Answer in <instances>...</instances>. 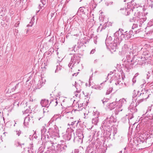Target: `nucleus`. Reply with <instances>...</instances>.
I'll use <instances>...</instances> for the list:
<instances>
[{
  "instance_id": "obj_1",
  "label": "nucleus",
  "mask_w": 153,
  "mask_h": 153,
  "mask_svg": "<svg viewBox=\"0 0 153 153\" xmlns=\"http://www.w3.org/2000/svg\"><path fill=\"white\" fill-rule=\"evenodd\" d=\"M116 105V102H113L111 103H110L109 105L108 106L110 108H111V109H113L114 108V107Z\"/></svg>"
},
{
  "instance_id": "obj_2",
  "label": "nucleus",
  "mask_w": 153,
  "mask_h": 153,
  "mask_svg": "<svg viewBox=\"0 0 153 153\" xmlns=\"http://www.w3.org/2000/svg\"><path fill=\"white\" fill-rule=\"evenodd\" d=\"M149 54V51L146 50H145L143 53V54L144 56H146V55Z\"/></svg>"
},
{
  "instance_id": "obj_3",
  "label": "nucleus",
  "mask_w": 153,
  "mask_h": 153,
  "mask_svg": "<svg viewBox=\"0 0 153 153\" xmlns=\"http://www.w3.org/2000/svg\"><path fill=\"white\" fill-rule=\"evenodd\" d=\"M144 58L146 59H148L151 58V55L150 54H148L146 56H144Z\"/></svg>"
},
{
  "instance_id": "obj_4",
  "label": "nucleus",
  "mask_w": 153,
  "mask_h": 153,
  "mask_svg": "<svg viewBox=\"0 0 153 153\" xmlns=\"http://www.w3.org/2000/svg\"><path fill=\"white\" fill-rule=\"evenodd\" d=\"M126 36L128 38H130L131 36V34L130 33H128L127 34Z\"/></svg>"
},
{
  "instance_id": "obj_5",
  "label": "nucleus",
  "mask_w": 153,
  "mask_h": 153,
  "mask_svg": "<svg viewBox=\"0 0 153 153\" xmlns=\"http://www.w3.org/2000/svg\"><path fill=\"white\" fill-rule=\"evenodd\" d=\"M46 1H41V2L42 4L43 5H44L46 3Z\"/></svg>"
},
{
  "instance_id": "obj_6",
  "label": "nucleus",
  "mask_w": 153,
  "mask_h": 153,
  "mask_svg": "<svg viewBox=\"0 0 153 153\" xmlns=\"http://www.w3.org/2000/svg\"><path fill=\"white\" fill-rule=\"evenodd\" d=\"M105 102H103V103L104 104H105Z\"/></svg>"
},
{
  "instance_id": "obj_7",
  "label": "nucleus",
  "mask_w": 153,
  "mask_h": 153,
  "mask_svg": "<svg viewBox=\"0 0 153 153\" xmlns=\"http://www.w3.org/2000/svg\"><path fill=\"white\" fill-rule=\"evenodd\" d=\"M39 5H41V6H42V4H39Z\"/></svg>"
},
{
  "instance_id": "obj_8",
  "label": "nucleus",
  "mask_w": 153,
  "mask_h": 153,
  "mask_svg": "<svg viewBox=\"0 0 153 153\" xmlns=\"http://www.w3.org/2000/svg\"><path fill=\"white\" fill-rule=\"evenodd\" d=\"M56 104H57V101H56Z\"/></svg>"
}]
</instances>
